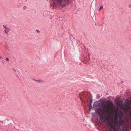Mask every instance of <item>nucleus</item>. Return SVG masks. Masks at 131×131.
<instances>
[{
	"label": "nucleus",
	"mask_w": 131,
	"mask_h": 131,
	"mask_svg": "<svg viewBox=\"0 0 131 131\" xmlns=\"http://www.w3.org/2000/svg\"><path fill=\"white\" fill-rule=\"evenodd\" d=\"M113 122L112 120L108 121L106 122V125L110 131H118V123L117 121L114 123V125H113Z\"/></svg>",
	"instance_id": "f257e3e1"
},
{
	"label": "nucleus",
	"mask_w": 131,
	"mask_h": 131,
	"mask_svg": "<svg viewBox=\"0 0 131 131\" xmlns=\"http://www.w3.org/2000/svg\"><path fill=\"white\" fill-rule=\"evenodd\" d=\"M112 102L110 100H107L105 102H103L101 104L103 110V112L107 111L108 109V107H109V104H112Z\"/></svg>",
	"instance_id": "f03ea898"
},
{
	"label": "nucleus",
	"mask_w": 131,
	"mask_h": 131,
	"mask_svg": "<svg viewBox=\"0 0 131 131\" xmlns=\"http://www.w3.org/2000/svg\"><path fill=\"white\" fill-rule=\"evenodd\" d=\"M95 111L96 113L98 114L100 116V120L101 121H102L104 119L106 121H108L106 118L105 117H104L103 116L102 114L100 112H103V110L100 107H99L98 108L96 109L95 110Z\"/></svg>",
	"instance_id": "7ed1b4c3"
},
{
	"label": "nucleus",
	"mask_w": 131,
	"mask_h": 131,
	"mask_svg": "<svg viewBox=\"0 0 131 131\" xmlns=\"http://www.w3.org/2000/svg\"><path fill=\"white\" fill-rule=\"evenodd\" d=\"M54 4L58 3L60 4L61 2H63L68 4L69 3V0H54Z\"/></svg>",
	"instance_id": "20e7f679"
},
{
	"label": "nucleus",
	"mask_w": 131,
	"mask_h": 131,
	"mask_svg": "<svg viewBox=\"0 0 131 131\" xmlns=\"http://www.w3.org/2000/svg\"><path fill=\"white\" fill-rule=\"evenodd\" d=\"M131 105V101L126 100L124 102V106L127 108H130Z\"/></svg>",
	"instance_id": "39448f33"
},
{
	"label": "nucleus",
	"mask_w": 131,
	"mask_h": 131,
	"mask_svg": "<svg viewBox=\"0 0 131 131\" xmlns=\"http://www.w3.org/2000/svg\"><path fill=\"white\" fill-rule=\"evenodd\" d=\"M118 131H124L122 126V121H119L118 123Z\"/></svg>",
	"instance_id": "423d86ee"
},
{
	"label": "nucleus",
	"mask_w": 131,
	"mask_h": 131,
	"mask_svg": "<svg viewBox=\"0 0 131 131\" xmlns=\"http://www.w3.org/2000/svg\"><path fill=\"white\" fill-rule=\"evenodd\" d=\"M3 27L5 29L4 31L5 34H6L8 35V32H9V31L10 30V28H8V27L5 25H3Z\"/></svg>",
	"instance_id": "0eeeda50"
},
{
	"label": "nucleus",
	"mask_w": 131,
	"mask_h": 131,
	"mask_svg": "<svg viewBox=\"0 0 131 131\" xmlns=\"http://www.w3.org/2000/svg\"><path fill=\"white\" fill-rule=\"evenodd\" d=\"M100 105L99 104L98 102L97 101H96L94 104L93 106L94 107H97V106Z\"/></svg>",
	"instance_id": "6e6552de"
},
{
	"label": "nucleus",
	"mask_w": 131,
	"mask_h": 131,
	"mask_svg": "<svg viewBox=\"0 0 131 131\" xmlns=\"http://www.w3.org/2000/svg\"><path fill=\"white\" fill-rule=\"evenodd\" d=\"M34 80L35 81H36L38 82L39 83H42V82H43L44 81L41 80H36V79H34Z\"/></svg>",
	"instance_id": "1a4fd4ad"
},
{
	"label": "nucleus",
	"mask_w": 131,
	"mask_h": 131,
	"mask_svg": "<svg viewBox=\"0 0 131 131\" xmlns=\"http://www.w3.org/2000/svg\"><path fill=\"white\" fill-rule=\"evenodd\" d=\"M103 6L102 5L101 6L100 8H99V11L102 9H103Z\"/></svg>",
	"instance_id": "9d476101"
},
{
	"label": "nucleus",
	"mask_w": 131,
	"mask_h": 131,
	"mask_svg": "<svg viewBox=\"0 0 131 131\" xmlns=\"http://www.w3.org/2000/svg\"><path fill=\"white\" fill-rule=\"evenodd\" d=\"M90 104H92V98L90 99Z\"/></svg>",
	"instance_id": "9b49d317"
},
{
	"label": "nucleus",
	"mask_w": 131,
	"mask_h": 131,
	"mask_svg": "<svg viewBox=\"0 0 131 131\" xmlns=\"http://www.w3.org/2000/svg\"><path fill=\"white\" fill-rule=\"evenodd\" d=\"M93 107L92 106V104H90V110L92 108H93Z\"/></svg>",
	"instance_id": "f8f14e48"
},
{
	"label": "nucleus",
	"mask_w": 131,
	"mask_h": 131,
	"mask_svg": "<svg viewBox=\"0 0 131 131\" xmlns=\"http://www.w3.org/2000/svg\"><path fill=\"white\" fill-rule=\"evenodd\" d=\"M106 115H110V113L109 112L107 111Z\"/></svg>",
	"instance_id": "ddd939ff"
},
{
	"label": "nucleus",
	"mask_w": 131,
	"mask_h": 131,
	"mask_svg": "<svg viewBox=\"0 0 131 131\" xmlns=\"http://www.w3.org/2000/svg\"><path fill=\"white\" fill-rule=\"evenodd\" d=\"M26 8H27V7L26 6H24L23 7V9L24 10H25V9H26Z\"/></svg>",
	"instance_id": "4468645a"
},
{
	"label": "nucleus",
	"mask_w": 131,
	"mask_h": 131,
	"mask_svg": "<svg viewBox=\"0 0 131 131\" xmlns=\"http://www.w3.org/2000/svg\"><path fill=\"white\" fill-rule=\"evenodd\" d=\"M5 60L7 61H9V58H6Z\"/></svg>",
	"instance_id": "2eb2a0df"
},
{
	"label": "nucleus",
	"mask_w": 131,
	"mask_h": 131,
	"mask_svg": "<svg viewBox=\"0 0 131 131\" xmlns=\"http://www.w3.org/2000/svg\"><path fill=\"white\" fill-rule=\"evenodd\" d=\"M36 31L37 32H39V31L38 30H36Z\"/></svg>",
	"instance_id": "dca6fc26"
},
{
	"label": "nucleus",
	"mask_w": 131,
	"mask_h": 131,
	"mask_svg": "<svg viewBox=\"0 0 131 131\" xmlns=\"http://www.w3.org/2000/svg\"><path fill=\"white\" fill-rule=\"evenodd\" d=\"M3 58L2 57H1V56H0V59H2Z\"/></svg>",
	"instance_id": "f3484780"
},
{
	"label": "nucleus",
	"mask_w": 131,
	"mask_h": 131,
	"mask_svg": "<svg viewBox=\"0 0 131 131\" xmlns=\"http://www.w3.org/2000/svg\"><path fill=\"white\" fill-rule=\"evenodd\" d=\"M129 7H131V5H129Z\"/></svg>",
	"instance_id": "a211bd4d"
},
{
	"label": "nucleus",
	"mask_w": 131,
	"mask_h": 131,
	"mask_svg": "<svg viewBox=\"0 0 131 131\" xmlns=\"http://www.w3.org/2000/svg\"><path fill=\"white\" fill-rule=\"evenodd\" d=\"M84 119H83V121H84Z\"/></svg>",
	"instance_id": "6ab92c4d"
},
{
	"label": "nucleus",
	"mask_w": 131,
	"mask_h": 131,
	"mask_svg": "<svg viewBox=\"0 0 131 131\" xmlns=\"http://www.w3.org/2000/svg\"><path fill=\"white\" fill-rule=\"evenodd\" d=\"M27 1V0H26L25 2H26Z\"/></svg>",
	"instance_id": "aec40b11"
},
{
	"label": "nucleus",
	"mask_w": 131,
	"mask_h": 131,
	"mask_svg": "<svg viewBox=\"0 0 131 131\" xmlns=\"http://www.w3.org/2000/svg\"><path fill=\"white\" fill-rule=\"evenodd\" d=\"M15 70V71H16V70Z\"/></svg>",
	"instance_id": "412c9836"
},
{
	"label": "nucleus",
	"mask_w": 131,
	"mask_h": 131,
	"mask_svg": "<svg viewBox=\"0 0 131 131\" xmlns=\"http://www.w3.org/2000/svg\"><path fill=\"white\" fill-rule=\"evenodd\" d=\"M15 70V71H16V70Z\"/></svg>",
	"instance_id": "4be33fe9"
},
{
	"label": "nucleus",
	"mask_w": 131,
	"mask_h": 131,
	"mask_svg": "<svg viewBox=\"0 0 131 131\" xmlns=\"http://www.w3.org/2000/svg\"><path fill=\"white\" fill-rule=\"evenodd\" d=\"M70 41H72L71 40Z\"/></svg>",
	"instance_id": "5701e85b"
},
{
	"label": "nucleus",
	"mask_w": 131,
	"mask_h": 131,
	"mask_svg": "<svg viewBox=\"0 0 131 131\" xmlns=\"http://www.w3.org/2000/svg\"><path fill=\"white\" fill-rule=\"evenodd\" d=\"M1 122V121H0V122Z\"/></svg>",
	"instance_id": "b1692460"
}]
</instances>
